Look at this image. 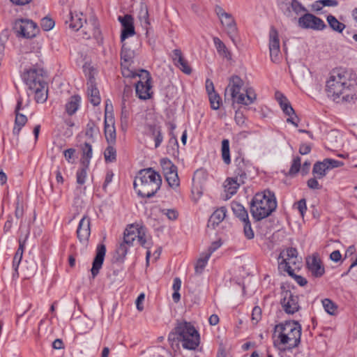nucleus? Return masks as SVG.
<instances>
[{
	"instance_id": "f257e3e1",
	"label": "nucleus",
	"mask_w": 357,
	"mask_h": 357,
	"mask_svg": "<svg viewBox=\"0 0 357 357\" xmlns=\"http://www.w3.org/2000/svg\"><path fill=\"white\" fill-rule=\"evenodd\" d=\"M328 98L337 103L351 102L357 99V83L344 72L333 71L326 82Z\"/></svg>"
},
{
	"instance_id": "f03ea898",
	"label": "nucleus",
	"mask_w": 357,
	"mask_h": 357,
	"mask_svg": "<svg viewBox=\"0 0 357 357\" xmlns=\"http://www.w3.org/2000/svg\"><path fill=\"white\" fill-rule=\"evenodd\" d=\"M302 327L298 321H286L275 326V343L282 350H291L297 347L301 342Z\"/></svg>"
},
{
	"instance_id": "7ed1b4c3",
	"label": "nucleus",
	"mask_w": 357,
	"mask_h": 357,
	"mask_svg": "<svg viewBox=\"0 0 357 357\" xmlns=\"http://www.w3.org/2000/svg\"><path fill=\"white\" fill-rule=\"evenodd\" d=\"M160 175L152 168L142 169L135 177L133 186L137 194L142 197L150 198L160 188Z\"/></svg>"
},
{
	"instance_id": "20e7f679",
	"label": "nucleus",
	"mask_w": 357,
	"mask_h": 357,
	"mask_svg": "<svg viewBox=\"0 0 357 357\" xmlns=\"http://www.w3.org/2000/svg\"><path fill=\"white\" fill-rule=\"evenodd\" d=\"M276 208V198L270 190L257 193L250 202V213L256 221L268 217Z\"/></svg>"
},
{
	"instance_id": "39448f33",
	"label": "nucleus",
	"mask_w": 357,
	"mask_h": 357,
	"mask_svg": "<svg viewBox=\"0 0 357 357\" xmlns=\"http://www.w3.org/2000/svg\"><path fill=\"white\" fill-rule=\"evenodd\" d=\"M243 81L237 75L231 76L226 89L230 93L233 103L250 105L256 100L257 94L252 87H243Z\"/></svg>"
},
{
	"instance_id": "423d86ee",
	"label": "nucleus",
	"mask_w": 357,
	"mask_h": 357,
	"mask_svg": "<svg viewBox=\"0 0 357 357\" xmlns=\"http://www.w3.org/2000/svg\"><path fill=\"white\" fill-rule=\"evenodd\" d=\"M176 333L179 336L183 348L193 350L199 344V334L191 324L179 323L175 328Z\"/></svg>"
},
{
	"instance_id": "0eeeda50",
	"label": "nucleus",
	"mask_w": 357,
	"mask_h": 357,
	"mask_svg": "<svg viewBox=\"0 0 357 357\" xmlns=\"http://www.w3.org/2000/svg\"><path fill=\"white\" fill-rule=\"evenodd\" d=\"M123 239L126 243L133 245L137 240V243L142 247L149 249L150 246V237L146 234V228L139 224H130L127 226L124 231Z\"/></svg>"
},
{
	"instance_id": "6e6552de",
	"label": "nucleus",
	"mask_w": 357,
	"mask_h": 357,
	"mask_svg": "<svg viewBox=\"0 0 357 357\" xmlns=\"http://www.w3.org/2000/svg\"><path fill=\"white\" fill-rule=\"evenodd\" d=\"M139 79L135 84L136 96L141 100H148L152 96L151 77L149 73L145 70H140L139 73H135V77Z\"/></svg>"
},
{
	"instance_id": "1a4fd4ad",
	"label": "nucleus",
	"mask_w": 357,
	"mask_h": 357,
	"mask_svg": "<svg viewBox=\"0 0 357 357\" xmlns=\"http://www.w3.org/2000/svg\"><path fill=\"white\" fill-rule=\"evenodd\" d=\"M298 262L297 250L294 248H289L280 253L278 268L287 273L289 275H293L294 269L291 265H296Z\"/></svg>"
},
{
	"instance_id": "9d476101",
	"label": "nucleus",
	"mask_w": 357,
	"mask_h": 357,
	"mask_svg": "<svg viewBox=\"0 0 357 357\" xmlns=\"http://www.w3.org/2000/svg\"><path fill=\"white\" fill-rule=\"evenodd\" d=\"M215 12L228 36L233 43H235L237 27L233 16L230 13L225 12V10L219 6H215Z\"/></svg>"
},
{
	"instance_id": "9b49d317",
	"label": "nucleus",
	"mask_w": 357,
	"mask_h": 357,
	"mask_svg": "<svg viewBox=\"0 0 357 357\" xmlns=\"http://www.w3.org/2000/svg\"><path fill=\"white\" fill-rule=\"evenodd\" d=\"M22 79L29 89H36L46 83L45 71L40 68H31L24 71Z\"/></svg>"
},
{
	"instance_id": "f8f14e48",
	"label": "nucleus",
	"mask_w": 357,
	"mask_h": 357,
	"mask_svg": "<svg viewBox=\"0 0 357 357\" xmlns=\"http://www.w3.org/2000/svg\"><path fill=\"white\" fill-rule=\"evenodd\" d=\"M135 56L134 50L128 48L126 43H123L121 51V66L122 68V75L126 77H135L136 71L130 69Z\"/></svg>"
},
{
	"instance_id": "ddd939ff",
	"label": "nucleus",
	"mask_w": 357,
	"mask_h": 357,
	"mask_svg": "<svg viewBox=\"0 0 357 357\" xmlns=\"http://www.w3.org/2000/svg\"><path fill=\"white\" fill-rule=\"evenodd\" d=\"M15 29L18 35L26 38L35 37L39 30L36 24L28 19H19L16 20Z\"/></svg>"
},
{
	"instance_id": "4468645a",
	"label": "nucleus",
	"mask_w": 357,
	"mask_h": 357,
	"mask_svg": "<svg viewBox=\"0 0 357 357\" xmlns=\"http://www.w3.org/2000/svg\"><path fill=\"white\" fill-rule=\"evenodd\" d=\"M280 303L283 310L289 314H294L301 308L298 296L289 290L282 292Z\"/></svg>"
},
{
	"instance_id": "2eb2a0df",
	"label": "nucleus",
	"mask_w": 357,
	"mask_h": 357,
	"mask_svg": "<svg viewBox=\"0 0 357 357\" xmlns=\"http://www.w3.org/2000/svg\"><path fill=\"white\" fill-rule=\"evenodd\" d=\"M298 24L302 29L323 30L326 25L319 17L311 14L305 13L298 20Z\"/></svg>"
},
{
	"instance_id": "dca6fc26",
	"label": "nucleus",
	"mask_w": 357,
	"mask_h": 357,
	"mask_svg": "<svg viewBox=\"0 0 357 357\" xmlns=\"http://www.w3.org/2000/svg\"><path fill=\"white\" fill-rule=\"evenodd\" d=\"M275 98L278 100L282 112L289 116L287 119L288 123H291L295 127H298V117L295 114L294 109L291 107L287 98L280 92L275 93Z\"/></svg>"
},
{
	"instance_id": "f3484780",
	"label": "nucleus",
	"mask_w": 357,
	"mask_h": 357,
	"mask_svg": "<svg viewBox=\"0 0 357 357\" xmlns=\"http://www.w3.org/2000/svg\"><path fill=\"white\" fill-rule=\"evenodd\" d=\"M76 234L79 241L87 245L91 236V218L87 215H84L79 220Z\"/></svg>"
},
{
	"instance_id": "a211bd4d",
	"label": "nucleus",
	"mask_w": 357,
	"mask_h": 357,
	"mask_svg": "<svg viewBox=\"0 0 357 357\" xmlns=\"http://www.w3.org/2000/svg\"><path fill=\"white\" fill-rule=\"evenodd\" d=\"M118 20L122 26L121 41L123 43L124 40L135 34L134 27V20L130 15H125L124 16H119Z\"/></svg>"
},
{
	"instance_id": "6ab92c4d",
	"label": "nucleus",
	"mask_w": 357,
	"mask_h": 357,
	"mask_svg": "<svg viewBox=\"0 0 357 357\" xmlns=\"http://www.w3.org/2000/svg\"><path fill=\"white\" fill-rule=\"evenodd\" d=\"M306 264L309 271L313 277L321 278L324 274V266L317 255L308 257L306 259Z\"/></svg>"
},
{
	"instance_id": "aec40b11",
	"label": "nucleus",
	"mask_w": 357,
	"mask_h": 357,
	"mask_svg": "<svg viewBox=\"0 0 357 357\" xmlns=\"http://www.w3.org/2000/svg\"><path fill=\"white\" fill-rule=\"evenodd\" d=\"M105 253V245L104 244L98 245L96 250V257L93 259L92 268L91 270V275L93 278L98 274L100 269L102 268Z\"/></svg>"
},
{
	"instance_id": "412c9836",
	"label": "nucleus",
	"mask_w": 357,
	"mask_h": 357,
	"mask_svg": "<svg viewBox=\"0 0 357 357\" xmlns=\"http://www.w3.org/2000/svg\"><path fill=\"white\" fill-rule=\"evenodd\" d=\"M86 19L83 17L82 13L70 12L65 23L68 24V27L73 31H77L82 27Z\"/></svg>"
},
{
	"instance_id": "4be33fe9",
	"label": "nucleus",
	"mask_w": 357,
	"mask_h": 357,
	"mask_svg": "<svg viewBox=\"0 0 357 357\" xmlns=\"http://www.w3.org/2000/svg\"><path fill=\"white\" fill-rule=\"evenodd\" d=\"M104 132L107 142L109 144H114L116 142V134L114 126V119L112 116H105Z\"/></svg>"
},
{
	"instance_id": "5701e85b",
	"label": "nucleus",
	"mask_w": 357,
	"mask_h": 357,
	"mask_svg": "<svg viewBox=\"0 0 357 357\" xmlns=\"http://www.w3.org/2000/svg\"><path fill=\"white\" fill-rule=\"evenodd\" d=\"M165 179L168 185L172 188H176L180 185V180L177 173V167L169 161L165 168Z\"/></svg>"
},
{
	"instance_id": "b1692460",
	"label": "nucleus",
	"mask_w": 357,
	"mask_h": 357,
	"mask_svg": "<svg viewBox=\"0 0 357 357\" xmlns=\"http://www.w3.org/2000/svg\"><path fill=\"white\" fill-rule=\"evenodd\" d=\"M172 57L176 66H177L185 74L190 75L192 72L191 68L188 61L183 58L181 51L175 49L172 51Z\"/></svg>"
},
{
	"instance_id": "393cba45",
	"label": "nucleus",
	"mask_w": 357,
	"mask_h": 357,
	"mask_svg": "<svg viewBox=\"0 0 357 357\" xmlns=\"http://www.w3.org/2000/svg\"><path fill=\"white\" fill-rule=\"evenodd\" d=\"M145 128L146 134L154 140L155 148H158L163 142L161 127L156 124H147Z\"/></svg>"
},
{
	"instance_id": "a878e982",
	"label": "nucleus",
	"mask_w": 357,
	"mask_h": 357,
	"mask_svg": "<svg viewBox=\"0 0 357 357\" xmlns=\"http://www.w3.org/2000/svg\"><path fill=\"white\" fill-rule=\"evenodd\" d=\"M87 95L89 98V102L93 106H98L100 103V96L99 93V90L96 87L94 80L93 79H89L87 82Z\"/></svg>"
},
{
	"instance_id": "bb28decb",
	"label": "nucleus",
	"mask_w": 357,
	"mask_h": 357,
	"mask_svg": "<svg viewBox=\"0 0 357 357\" xmlns=\"http://www.w3.org/2000/svg\"><path fill=\"white\" fill-rule=\"evenodd\" d=\"M81 97L78 95L70 96L65 105V110L68 115L75 114L80 107Z\"/></svg>"
},
{
	"instance_id": "cd10ccee",
	"label": "nucleus",
	"mask_w": 357,
	"mask_h": 357,
	"mask_svg": "<svg viewBox=\"0 0 357 357\" xmlns=\"http://www.w3.org/2000/svg\"><path fill=\"white\" fill-rule=\"evenodd\" d=\"M241 183L239 178H228L225 182V190L227 192V199L230 198L236 193Z\"/></svg>"
},
{
	"instance_id": "c85d7f7f",
	"label": "nucleus",
	"mask_w": 357,
	"mask_h": 357,
	"mask_svg": "<svg viewBox=\"0 0 357 357\" xmlns=\"http://www.w3.org/2000/svg\"><path fill=\"white\" fill-rule=\"evenodd\" d=\"M137 18L143 28L148 29L150 25L148 6L143 1L139 3Z\"/></svg>"
},
{
	"instance_id": "c756f323",
	"label": "nucleus",
	"mask_w": 357,
	"mask_h": 357,
	"mask_svg": "<svg viewBox=\"0 0 357 357\" xmlns=\"http://www.w3.org/2000/svg\"><path fill=\"white\" fill-rule=\"evenodd\" d=\"M213 41L218 54L227 60H231V54L225 43L218 37H213Z\"/></svg>"
},
{
	"instance_id": "7c9ffc66",
	"label": "nucleus",
	"mask_w": 357,
	"mask_h": 357,
	"mask_svg": "<svg viewBox=\"0 0 357 357\" xmlns=\"http://www.w3.org/2000/svg\"><path fill=\"white\" fill-rule=\"evenodd\" d=\"M231 208L234 215L241 222L249 218L247 210L241 204L237 202H232L231 203Z\"/></svg>"
},
{
	"instance_id": "2f4dec72",
	"label": "nucleus",
	"mask_w": 357,
	"mask_h": 357,
	"mask_svg": "<svg viewBox=\"0 0 357 357\" xmlns=\"http://www.w3.org/2000/svg\"><path fill=\"white\" fill-rule=\"evenodd\" d=\"M29 91L35 93V100L38 103H43L47 98V83L36 87V89H29Z\"/></svg>"
},
{
	"instance_id": "473e14b6",
	"label": "nucleus",
	"mask_w": 357,
	"mask_h": 357,
	"mask_svg": "<svg viewBox=\"0 0 357 357\" xmlns=\"http://www.w3.org/2000/svg\"><path fill=\"white\" fill-rule=\"evenodd\" d=\"M227 209L225 207H220L215 210L209 218V224L213 227L218 225L226 217Z\"/></svg>"
},
{
	"instance_id": "72a5a7b5",
	"label": "nucleus",
	"mask_w": 357,
	"mask_h": 357,
	"mask_svg": "<svg viewBox=\"0 0 357 357\" xmlns=\"http://www.w3.org/2000/svg\"><path fill=\"white\" fill-rule=\"evenodd\" d=\"M235 162L236 165L235 170L236 177L239 178V181L243 183L247 176V164L243 158H237Z\"/></svg>"
},
{
	"instance_id": "f704fd0d",
	"label": "nucleus",
	"mask_w": 357,
	"mask_h": 357,
	"mask_svg": "<svg viewBox=\"0 0 357 357\" xmlns=\"http://www.w3.org/2000/svg\"><path fill=\"white\" fill-rule=\"evenodd\" d=\"M15 125L13 129L14 135L18 136L22 128L25 126L27 122V117L22 113H15Z\"/></svg>"
},
{
	"instance_id": "c9c22d12",
	"label": "nucleus",
	"mask_w": 357,
	"mask_h": 357,
	"mask_svg": "<svg viewBox=\"0 0 357 357\" xmlns=\"http://www.w3.org/2000/svg\"><path fill=\"white\" fill-rule=\"evenodd\" d=\"M82 158L81 160L82 166H89L90 160L93 156L92 146L85 142L82 146Z\"/></svg>"
},
{
	"instance_id": "e433bc0d",
	"label": "nucleus",
	"mask_w": 357,
	"mask_h": 357,
	"mask_svg": "<svg viewBox=\"0 0 357 357\" xmlns=\"http://www.w3.org/2000/svg\"><path fill=\"white\" fill-rule=\"evenodd\" d=\"M328 166L326 165L324 160L322 162H317L313 167L312 172L319 178H323L328 170Z\"/></svg>"
},
{
	"instance_id": "4c0bfd02",
	"label": "nucleus",
	"mask_w": 357,
	"mask_h": 357,
	"mask_svg": "<svg viewBox=\"0 0 357 357\" xmlns=\"http://www.w3.org/2000/svg\"><path fill=\"white\" fill-rule=\"evenodd\" d=\"M221 155L222 160L226 165L231 163L229 141L227 139H224L222 141Z\"/></svg>"
},
{
	"instance_id": "58836bf2",
	"label": "nucleus",
	"mask_w": 357,
	"mask_h": 357,
	"mask_svg": "<svg viewBox=\"0 0 357 357\" xmlns=\"http://www.w3.org/2000/svg\"><path fill=\"white\" fill-rule=\"evenodd\" d=\"M326 20L330 27L335 31L342 33L345 28V25L339 22L337 18L332 15H328Z\"/></svg>"
},
{
	"instance_id": "ea45409f",
	"label": "nucleus",
	"mask_w": 357,
	"mask_h": 357,
	"mask_svg": "<svg viewBox=\"0 0 357 357\" xmlns=\"http://www.w3.org/2000/svg\"><path fill=\"white\" fill-rule=\"evenodd\" d=\"M280 49V40L278 33L274 28H271L269 33V50Z\"/></svg>"
},
{
	"instance_id": "a19ab883",
	"label": "nucleus",
	"mask_w": 357,
	"mask_h": 357,
	"mask_svg": "<svg viewBox=\"0 0 357 357\" xmlns=\"http://www.w3.org/2000/svg\"><path fill=\"white\" fill-rule=\"evenodd\" d=\"M22 257H23V254L15 252L13 259V264H12V267L13 269V278H17L19 277L18 268H19L20 264L22 261Z\"/></svg>"
},
{
	"instance_id": "79ce46f5",
	"label": "nucleus",
	"mask_w": 357,
	"mask_h": 357,
	"mask_svg": "<svg viewBox=\"0 0 357 357\" xmlns=\"http://www.w3.org/2000/svg\"><path fill=\"white\" fill-rule=\"evenodd\" d=\"M113 145L109 144L105 150L104 156L106 162H113L116 159V151Z\"/></svg>"
},
{
	"instance_id": "37998d69",
	"label": "nucleus",
	"mask_w": 357,
	"mask_h": 357,
	"mask_svg": "<svg viewBox=\"0 0 357 357\" xmlns=\"http://www.w3.org/2000/svg\"><path fill=\"white\" fill-rule=\"evenodd\" d=\"M322 305L325 311L331 314L334 315L337 311V305L329 298H324L322 300Z\"/></svg>"
},
{
	"instance_id": "c03bdc74",
	"label": "nucleus",
	"mask_w": 357,
	"mask_h": 357,
	"mask_svg": "<svg viewBox=\"0 0 357 357\" xmlns=\"http://www.w3.org/2000/svg\"><path fill=\"white\" fill-rule=\"evenodd\" d=\"M210 258V254H204V255L202 257H200L195 265V272L197 273H202L204 271V268L206 267L208 261Z\"/></svg>"
},
{
	"instance_id": "a18cd8bd",
	"label": "nucleus",
	"mask_w": 357,
	"mask_h": 357,
	"mask_svg": "<svg viewBox=\"0 0 357 357\" xmlns=\"http://www.w3.org/2000/svg\"><path fill=\"white\" fill-rule=\"evenodd\" d=\"M243 227V234L245 237L248 239H252L255 237V233L251 226V222L248 219L242 221Z\"/></svg>"
},
{
	"instance_id": "49530a36",
	"label": "nucleus",
	"mask_w": 357,
	"mask_h": 357,
	"mask_svg": "<svg viewBox=\"0 0 357 357\" xmlns=\"http://www.w3.org/2000/svg\"><path fill=\"white\" fill-rule=\"evenodd\" d=\"M89 166H82L76 172L77 183L79 185H83L86 182L87 177V170Z\"/></svg>"
},
{
	"instance_id": "de8ad7c7",
	"label": "nucleus",
	"mask_w": 357,
	"mask_h": 357,
	"mask_svg": "<svg viewBox=\"0 0 357 357\" xmlns=\"http://www.w3.org/2000/svg\"><path fill=\"white\" fill-rule=\"evenodd\" d=\"M24 208L22 199L17 196L15 201V216L16 218H22L24 215Z\"/></svg>"
},
{
	"instance_id": "09e8293b",
	"label": "nucleus",
	"mask_w": 357,
	"mask_h": 357,
	"mask_svg": "<svg viewBox=\"0 0 357 357\" xmlns=\"http://www.w3.org/2000/svg\"><path fill=\"white\" fill-rule=\"evenodd\" d=\"M211 107L213 109L217 110L220 106V97L215 92L208 94Z\"/></svg>"
},
{
	"instance_id": "8fccbe9b",
	"label": "nucleus",
	"mask_w": 357,
	"mask_h": 357,
	"mask_svg": "<svg viewBox=\"0 0 357 357\" xmlns=\"http://www.w3.org/2000/svg\"><path fill=\"white\" fill-rule=\"evenodd\" d=\"M133 245L130 243H126V240L123 239V242L120 243L119 246L118 247L116 252L119 256L121 258H124L126 255L128 254V252L129 250V248Z\"/></svg>"
},
{
	"instance_id": "3c124183",
	"label": "nucleus",
	"mask_w": 357,
	"mask_h": 357,
	"mask_svg": "<svg viewBox=\"0 0 357 357\" xmlns=\"http://www.w3.org/2000/svg\"><path fill=\"white\" fill-rule=\"evenodd\" d=\"M290 6L292 10L296 14L300 15L307 11L305 6L298 0H291Z\"/></svg>"
},
{
	"instance_id": "603ef678",
	"label": "nucleus",
	"mask_w": 357,
	"mask_h": 357,
	"mask_svg": "<svg viewBox=\"0 0 357 357\" xmlns=\"http://www.w3.org/2000/svg\"><path fill=\"white\" fill-rule=\"evenodd\" d=\"M206 179V172L204 169H198L194 173L192 182L195 184H201Z\"/></svg>"
},
{
	"instance_id": "864d4df0",
	"label": "nucleus",
	"mask_w": 357,
	"mask_h": 357,
	"mask_svg": "<svg viewBox=\"0 0 357 357\" xmlns=\"http://www.w3.org/2000/svg\"><path fill=\"white\" fill-rule=\"evenodd\" d=\"M54 21L50 17H43L40 21V26L44 31H50L54 26Z\"/></svg>"
},
{
	"instance_id": "5fc2aeb1",
	"label": "nucleus",
	"mask_w": 357,
	"mask_h": 357,
	"mask_svg": "<svg viewBox=\"0 0 357 357\" xmlns=\"http://www.w3.org/2000/svg\"><path fill=\"white\" fill-rule=\"evenodd\" d=\"M301 158L298 156L295 157L293 159L292 164L289 169L290 174H296L299 172L300 167H301Z\"/></svg>"
},
{
	"instance_id": "6e6d98bb",
	"label": "nucleus",
	"mask_w": 357,
	"mask_h": 357,
	"mask_svg": "<svg viewBox=\"0 0 357 357\" xmlns=\"http://www.w3.org/2000/svg\"><path fill=\"white\" fill-rule=\"evenodd\" d=\"M162 213L167 216V218L170 220H175L178 218V212L175 209H167L164 208L161 211Z\"/></svg>"
},
{
	"instance_id": "4d7b16f0",
	"label": "nucleus",
	"mask_w": 357,
	"mask_h": 357,
	"mask_svg": "<svg viewBox=\"0 0 357 357\" xmlns=\"http://www.w3.org/2000/svg\"><path fill=\"white\" fill-rule=\"evenodd\" d=\"M296 208L298 210L301 215L304 217V214L307 211V205L305 199H301L296 203Z\"/></svg>"
},
{
	"instance_id": "13d9d810",
	"label": "nucleus",
	"mask_w": 357,
	"mask_h": 357,
	"mask_svg": "<svg viewBox=\"0 0 357 357\" xmlns=\"http://www.w3.org/2000/svg\"><path fill=\"white\" fill-rule=\"evenodd\" d=\"M98 131V128L94 122L90 121L86 126V135L90 137H93V135Z\"/></svg>"
},
{
	"instance_id": "bf43d9fd",
	"label": "nucleus",
	"mask_w": 357,
	"mask_h": 357,
	"mask_svg": "<svg viewBox=\"0 0 357 357\" xmlns=\"http://www.w3.org/2000/svg\"><path fill=\"white\" fill-rule=\"evenodd\" d=\"M324 161L327 166H328V169H332L335 167H341L343 165V162L339 160H336L331 158L324 159Z\"/></svg>"
},
{
	"instance_id": "052dcab7",
	"label": "nucleus",
	"mask_w": 357,
	"mask_h": 357,
	"mask_svg": "<svg viewBox=\"0 0 357 357\" xmlns=\"http://www.w3.org/2000/svg\"><path fill=\"white\" fill-rule=\"evenodd\" d=\"M75 153V149H68L64 151L63 155L66 160L69 163H73L74 162V155Z\"/></svg>"
},
{
	"instance_id": "680f3d73",
	"label": "nucleus",
	"mask_w": 357,
	"mask_h": 357,
	"mask_svg": "<svg viewBox=\"0 0 357 357\" xmlns=\"http://www.w3.org/2000/svg\"><path fill=\"white\" fill-rule=\"evenodd\" d=\"M114 174L112 170H107L106 172L105 181L102 185L104 190H106L107 186L112 183Z\"/></svg>"
},
{
	"instance_id": "e2e57ef3",
	"label": "nucleus",
	"mask_w": 357,
	"mask_h": 357,
	"mask_svg": "<svg viewBox=\"0 0 357 357\" xmlns=\"http://www.w3.org/2000/svg\"><path fill=\"white\" fill-rule=\"evenodd\" d=\"M261 310L258 306H255L252 311V319L257 324L261 319Z\"/></svg>"
},
{
	"instance_id": "0e129e2a",
	"label": "nucleus",
	"mask_w": 357,
	"mask_h": 357,
	"mask_svg": "<svg viewBox=\"0 0 357 357\" xmlns=\"http://www.w3.org/2000/svg\"><path fill=\"white\" fill-rule=\"evenodd\" d=\"M234 119L238 126H243L245 124V117L239 110L236 111Z\"/></svg>"
},
{
	"instance_id": "69168bd1",
	"label": "nucleus",
	"mask_w": 357,
	"mask_h": 357,
	"mask_svg": "<svg viewBox=\"0 0 357 357\" xmlns=\"http://www.w3.org/2000/svg\"><path fill=\"white\" fill-rule=\"evenodd\" d=\"M270 52V57L271 60L274 63H278L280 59V49L278 50H271Z\"/></svg>"
},
{
	"instance_id": "338daca9",
	"label": "nucleus",
	"mask_w": 357,
	"mask_h": 357,
	"mask_svg": "<svg viewBox=\"0 0 357 357\" xmlns=\"http://www.w3.org/2000/svg\"><path fill=\"white\" fill-rule=\"evenodd\" d=\"M222 245V243L220 241H216L211 243L208 249V252L206 254H210V256L216 250H218Z\"/></svg>"
},
{
	"instance_id": "774afa93",
	"label": "nucleus",
	"mask_w": 357,
	"mask_h": 357,
	"mask_svg": "<svg viewBox=\"0 0 357 357\" xmlns=\"http://www.w3.org/2000/svg\"><path fill=\"white\" fill-rule=\"evenodd\" d=\"M145 296L144 294H140L137 300H136V307L139 311H142L144 309V306L142 305L143 301H144Z\"/></svg>"
}]
</instances>
